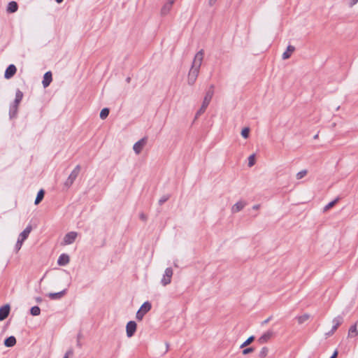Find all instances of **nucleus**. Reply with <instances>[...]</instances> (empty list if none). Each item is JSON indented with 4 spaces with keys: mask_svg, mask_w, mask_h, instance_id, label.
Here are the masks:
<instances>
[{
    "mask_svg": "<svg viewBox=\"0 0 358 358\" xmlns=\"http://www.w3.org/2000/svg\"><path fill=\"white\" fill-rule=\"evenodd\" d=\"M213 94H214V85H211L210 86L209 90L206 93V95L204 96V99H203V101L201 108L199 109V110L196 113L195 118H197L199 115H201L206 111L208 106L209 105V103L213 98Z\"/></svg>",
    "mask_w": 358,
    "mask_h": 358,
    "instance_id": "1",
    "label": "nucleus"
},
{
    "mask_svg": "<svg viewBox=\"0 0 358 358\" xmlns=\"http://www.w3.org/2000/svg\"><path fill=\"white\" fill-rule=\"evenodd\" d=\"M151 303L149 301H145L141 306L140 309L137 311L136 317L138 321L143 320L144 315L150 310Z\"/></svg>",
    "mask_w": 358,
    "mask_h": 358,
    "instance_id": "2",
    "label": "nucleus"
},
{
    "mask_svg": "<svg viewBox=\"0 0 358 358\" xmlns=\"http://www.w3.org/2000/svg\"><path fill=\"white\" fill-rule=\"evenodd\" d=\"M203 50H199L194 56L191 69L199 71L203 59Z\"/></svg>",
    "mask_w": 358,
    "mask_h": 358,
    "instance_id": "3",
    "label": "nucleus"
},
{
    "mask_svg": "<svg viewBox=\"0 0 358 358\" xmlns=\"http://www.w3.org/2000/svg\"><path fill=\"white\" fill-rule=\"evenodd\" d=\"M147 141V137H143L134 145L133 150L136 155H139L141 152V151L145 146Z\"/></svg>",
    "mask_w": 358,
    "mask_h": 358,
    "instance_id": "4",
    "label": "nucleus"
},
{
    "mask_svg": "<svg viewBox=\"0 0 358 358\" xmlns=\"http://www.w3.org/2000/svg\"><path fill=\"white\" fill-rule=\"evenodd\" d=\"M78 233L75 231H71L67 233L63 238V245H70L73 243L77 238Z\"/></svg>",
    "mask_w": 358,
    "mask_h": 358,
    "instance_id": "5",
    "label": "nucleus"
},
{
    "mask_svg": "<svg viewBox=\"0 0 358 358\" xmlns=\"http://www.w3.org/2000/svg\"><path fill=\"white\" fill-rule=\"evenodd\" d=\"M137 324L134 321H129L126 326L127 336L131 338L136 331Z\"/></svg>",
    "mask_w": 358,
    "mask_h": 358,
    "instance_id": "6",
    "label": "nucleus"
},
{
    "mask_svg": "<svg viewBox=\"0 0 358 358\" xmlns=\"http://www.w3.org/2000/svg\"><path fill=\"white\" fill-rule=\"evenodd\" d=\"M199 71L193 69H190L189 73H188V77H187V83L189 85H193L195 83L196 78L199 76Z\"/></svg>",
    "mask_w": 358,
    "mask_h": 358,
    "instance_id": "7",
    "label": "nucleus"
},
{
    "mask_svg": "<svg viewBox=\"0 0 358 358\" xmlns=\"http://www.w3.org/2000/svg\"><path fill=\"white\" fill-rule=\"evenodd\" d=\"M342 322H343V317L341 316H338V317L334 318V320L332 321V322L334 324V325L332 327V329L329 332L326 333V336H331L335 332V331L337 329L338 326L342 323Z\"/></svg>",
    "mask_w": 358,
    "mask_h": 358,
    "instance_id": "8",
    "label": "nucleus"
},
{
    "mask_svg": "<svg viewBox=\"0 0 358 358\" xmlns=\"http://www.w3.org/2000/svg\"><path fill=\"white\" fill-rule=\"evenodd\" d=\"M16 71H17V69L14 64L9 65L8 66V68L6 69L5 73H4L5 78H6V79L11 78L15 74Z\"/></svg>",
    "mask_w": 358,
    "mask_h": 358,
    "instance_id": "9",
    "label": "nucleus"
},
{
    "mask_svg": "<svg viewBox=\"0 0 358 358\" xmlns=\"http://www.w3.org/2000/svg\"><path fill=\"white\" fill-rule=\"evenodd\" d=\"M22 96H23L22 92L20 90H17L15 94V101H14V105L13 106V115L16 113L18 104L21 101Z\"/></svg>",
    "mask_w": 358,
    "mask_h": 358,
    "instance_id": "10",
    "label": "nucleus"
},
{
    "mask_svg": "<svg viewBox=\"0 0 358 358\" xmlns=\"http://www.w3.org/2000/svg\"><path fill=\"white\" fill-rule=\"evenodd\" d=\"M10 312V306L6 304L0 308V321L5 320Z\"/></svg>",
    "mask_w": 358,
    "mask_h": 358,
    "instance_id": "11",
    "label": "nucleus"
},
{
    "mask_svg": "<svg viewBox=\"0 0 358 358\" xmlns=\"http://www.w3.org/2000/svg\"><path fill=\"white\" fill-rule=\"evenodd\" d=\"M173 4L171 3L170 2L167 1L166 2L163 6L161 8L160 14L162 16H166L167 15L170 11L172 9V6Z\"/></svg>",
    "mask_w": 358,
    "mask_h": 358,
    "instance_id": "12",
    "label": "nucleus"
},
{
    "mask_svg": "<svg viewBox=\"0 0 358 358\" xmlns=\"http://www.w3.org/2000/svg\"><path fill=\"white\" fill-rule=\"evenodd\" d=\"M246 203L244 201H239L237 203H236L232 207H231V213H236L241 210L243 209V208L245 206Z\"/></svg>",
    "mask_w": 358,
    "mask_h": 358,
    "instance_id": "13",
    "label": "nucleus"
},
{
    "mask_svg": "<svg viewBox=\"0 0 358 358\" xmlns=\"http://www.w3.org/2000/svg\"><path fill=\"white\" fill-rule=\"evenodd\" d=\"M31 230H32L31 226V225H28L24 229V230L22 233H20V234L19 235L18 239L20 240L21 241L24 242L27 238V237L29 236V235L31 233Z\"/></svg>",
    "mask_w": 358,
    "mask_h": 358,
    "instance_id": "14",
    "label": "nucleus"
},
{
    "mask_svg": "<svg viewBox=\"0 0 358 358\" xmlns=\"http://www.w3.org/2000/svg\"><path fill=\"white\" fill-rule=\"evenodd\" d=\"M358 336V329H357V324L355 323L352 325L348 331V338H355Z\"/></svg>",
    "mask_w": 358,
    "mask_h": 358,
    "instance_id": "15",
    "label": "nucleus"
},
{
    "mask_svg": "<svg viewBox=\"0 0 358 358\" xmlns=\"http://www.w3.org/2000/svg\"><path fill=\"white\" fill-rule=\"evenodd\" d=\"M273 336V332L272 331H267L263 335H262V336L258 339V341L260 343H266Z\"/></svg>",
    "mask_w": 358,
    "mask_h": 358,
    "instance_id": "16",
    "label": "nucleus"
},
{
    "mask_svg": "<svg viewBox=\"0 0 358 358\" xmlns=\"http://www.w3.org/2000/svg\"><path fill=\"white\" fill-rule=\"evenodd\" d=\"M70 258L68 255L62 254L59 257L57 264L59 266H65L69 263Z\"/></svg>",
    "mask_w": 358,
    "mask_h": 358,
    "instance_id": "17",
    "label": "nucleus"
},
{
    "mask_svg": "<svg viewBox=\"0 0 358 358\" xmlns=\"http://www.w3.org/2000/svg\"><path fill=\"white\" fill-rule=\"evenodd\" d=\"M66 289H64L63 291L59 292L49 293L48 294V296L52 300L59 299L64 296V294H66Z\"/></svg>",
    "mask_w": 358,
    "mask_h": 358,
    "instance_id": "18",
    "label": "nucleus"
},
{
    "mask_svg": "<svg viewBox=\"0 0 358 358\" xmlns=\"http://www.w3.org/2000/svg\"><path fill=\"white\" fill-rule=\"evenodd\" d=\"M295 50V48L292 45H288L287 48V50L285 52H283L282 54V59H289L292 54L294 52Z\"/></svg>",
    "mask_w": 358,
    "mask_h": 358,
    "instance_id": "19",
    "label": "nucleus"
},
{
    "mask_svg": "<svg viewBox=\"0 0 358 358\" xmlns=\"http://www.w3.org/2000/svg\"><path fill=\"white\" fill-rule=\"evenodd\" d=\"M51 81H52L51 72H50V71L46 72L43 76V87H47L50 84Z\"/></svg>",
    "mask_w": 358,
    "mask_h": 358,
    "instance_id": "20",
    "label": "nucleus"
},
{
    "mask_svg": "<svg viewBox=\"0 0 358 358\" xmlns=\"http://www.w3.org/2000/svg\"><path fill=\"white\" fill-rule=\"evenodd\" d=\"M80 171V166L77 165L75 167V169L72 171V172L71 173V174L69 175V176L68 178H70L71 180H72L73 181H75V180L78 177Z\"/></svg>",
    "mask_w": 358,
    "mask_h": 358,
    "instance_id": "21",
    "label": "nucleus"
},
{
    "mask_svg": "<svg viewBox=\"0 0 358 358\" xmlns=\"http://www.w3.org/2000/svg\"><path fill=\"white\" fill-rule=\"evenodd\" d=\"M17 3L15 1H10L8 5L7 12L10 13H15L17 10Z\"/></svg>",
    "mask_w": 358,
    "mask_h": 358,
    "instance_id": "22",
    "label": "nucleus"
},
{
    "mask_svg": "<svg viewBox=\"0 0 358 358\" xmlns=\"http://www.w3.org/2000/svg\"><path fill=\"white\" fill-rule=\"evenodd\" d=\"M15 343H16V338L13 336H9L4 341V345L6 347H9V348L13 347L15 345Z\"/></svg>",
    "mask_w": 358,
    "mask_h": 358,
    "instance_id": "23",
    "label": "nucleus"
},
{
    "mask_svg": "<svg viewBox=\"0 0 358 358\" xmlns=\"http://www.w3.org/2000/svg\"><path fill=\"white\" fill-rule=\"evenodd\" d=\"M45 194V192L43 189H41L38 191L36 198L35 199L34 203L36 205H38L43 199Z\"/></svg>",
    "mask_w": 358,
    "mask_h": 358,
    "instance_id": "24",
    "label": "nucleus"
},
{
    "mask_svg": "<svg viewBox=\"0 0 358 358\" xmlns=\"http://www.w3.org/2000/svg\"><path fill=\"white\" fill-rule=\"evenodd\" d=\"M310 318V315L307 313L301 315L297 317V321L299 324H303L306 321H307Z\"/></svg>",
    "mask_w": 358,
    "mask_h": 358,
    "instance_id": "25",
    "label": "nucleus"
},
{
    "mask_svg": "<svg viewBox=\"0 0 358 358\" xmlns=\"http://www.w3.org/2000/svg\"><path fill=\"white\" fill-rule=\"evenodd\" d=\"M268 348L266 347H263L260 351H259V357L260 358H265L267 355H268Z\"/></svg>",
    "mask_w": 358,
    "mask_h": 358,
    "instance_id": "26",
    "label": "nucleus"
},
{
    "mask_svg": "<svg viewBox=\"0 0 358 358\" xmlns=\"http://www.w3.org/2000/svg\"><path fill=\"white\" fill-rule=\"evenodd\" d=\"M109 114V109L107 108H103L100 112V118L102 120L106 119Z\"/></svg>",
    "mask_w": 358,
    "mask_h": 358,
    "instance_id": "27",
    "label": "nucleus"
},
{
    "mask_svg": "<svg viewBox=\"0 0 358 358\" xmlns=\"http://www.w3.org/2000/svg\"><path fill=\"white\" fill-rule=\"evenodd\" d=\"M307 173L308 171L306 169L302 170L296 174V178L297 180H301L303 178H304L307 175Z\"/></svg>",
    "mask_w": 358,
    "mask_h": 358,
    "instance_id": "28",
    "label": "nucleus"
},
{
    "mask_svg": "<svg viewBox=\"0 0 358 358\" xmlns=\"http://www.w3.org/2000/svg\"><path fill=\"white\" fill-rule=\"evenodd\" d=\"M31 314L34 316L39 315L41 313V309L38 306H34L31 308Z\"/></svg>",
    "mask_w": 358,
    "mask_h": 358,
    "instance_id": "29",
    "label": "nucleus"
},
{
    "mask_svg": "<svg viewBox=\"0 0 358 358\" xmlns=\"http://www.w3.org/2000/svg\"><path fill=\"white\" fill-rule=\"evenodd\" d=\"M254 339H255V337L253 336H250L244 343H243L241 345L240 348H243L248 346L254 341Z\"/></svg>",
    "mask_w": 358,
    "mask_h": 358,
    "instance_id": "30",
    "label": "nucleus"
},
{
    "mask_svg": "<svg viewBox=\"0 0 358 358\" xmlns=\"http://www.w3.org/2000/svg\"><path fill=\"white\" fill-rule=\"evenodd\" d=\"M171 282V279L169 277H166V275L164 274L161 283L163 286H166L167 285L170 284Z\"/></svg>",
    "mask_w": 358,
    "mask_h": 358,
    "instance_id": "31",
    "label": "nucleus"
},
{
    "mask_svg": "<svg viewBox=\"0 0 358 358\" xmlns=\"http://www.w3.org/2000/svg\"><path fill=\"white\" fill-rule=\"evenodd\" d=\"M338 201V199H336L335 200L331 201L329 203L327 206L324 208V212H327L328 210H329L331 208H332Z\"/></svg>",
    "mask_w": 358,
    "mask_h": 358,
    "instance_id": "32",
    "label": "nucleus"
},
{
    "mask_svg": "<svg viewBox=\"0 0 358 358\" xmlns=\"http://www.w3.org/2000/svg\"><path fill=\"white\" fill-rule=\"evenodd\" d=\"M255 164V155L252 154L248 157V166L252 167Z\"/></svg>",
    "mask_w": 358,
    "mask_h": 358,
    "instance_id": "33",
    "label": "nucleus"
},
{
    "mask_svg": "<svg viewBox=\"0 0 358 358\" xmlns=\"http://www.w3.org/2000/svg\"><path fill=\"white\" fill-rule=\"evenodd\" d=\"M250 134V128L249 127H245L241 131V136L244 138H248L249 137Z\"/></svg>",
    "mask_w": 358,
    "mask_h": 358,
    "instance_id": "34",
    "label": "nucleus"
},
{
    "mask_svg": "<svg viewBox=\"0 0 358 358\" xmlns=\"http://www.w3.org/2000/svg\"><path fill=\"white\" fill-rule=\"evenodd\" d=\"M173 269L171 267L166 268L165 272H164V275H166V277H169L171 279V278L173 276Z\"/></svg>",
    "mask_w": 358,
    "mask_h": 358,
    "instance_id": "35",
    "label": "nucleus"
},
{
    "mask_svg": "<svg viewBox=\"0 0 358 358\" xmlns=\"http://www.w3.org/2000/svg\"><path fill=\"white\" fill-rule=\"evenodd\" d=\"M169 196L168 195H164L162 196L159 200V204L162 205L164 202H166L169 199Z\"/></svg>",
    "mask_w": 358,
    "mask_h": 358,
    "instance_id": "36",
    "label": "nucleus"
},
{
    "mask_svg": "<svg viewBox=\"0 0 358 358\" xmlns=\"http://www.w3.org/2000/svg\"><path fill=\"white\" fill-rule=\"evenodd\" d=\"M74 182V181H73L72 180H71L70 178H67L66 182H64V186L66 187V188H69L72 185L73 183Z\"/></svg>",
    "mask_w": 358,
    "mask_h": 358,
    "instance_id": "37",
    "label": "nucleus"
},
{
    "mask_svg": "<svg viewBox=\"0 0 358 358\" xmlns=\"http://www.w3.org/2000/svg\"><path fill=\"white\" fill-rule=\"evenodd\" d=\"M23 242L20 240L17 239V243L15 244V249L17 251H19L22 245Z\"/></svg>",
    "mask_w": 358,
    "mask_h": 358,
    "instance_id": "38",
    "label": "nucleus"
},
{
    "mask_svg": "<svg viewBox=\"0 0 358 358\" xmlns=\"http://www.w3.org/2000/svg\"><path fill=\"white\" fill-rule=\"evenodd\" d=\"M254 351V348H245L243 350V355H248L249 353H251Z\"/></svg>",
    "mask_w": 358,
    "mask_h": 358,
    "instance_id": "39",
    "label": "nucleus"
},
{
    "mask_svg": "<svg viewBox=\"0 0 358 358\" xmlns=\"http://www.w3.org/2000/svg\"><path fill=\"white\" fill-rule=\"evenodd\" d=\"M358 3V0H348V6L352 8Z\"/></svg>",
    "mask_w": 358,
    "mask_h": 358,
    "instance_id": "40",
    "label": "nucleus"
},
{
    "mask_svg": "<svg viewBox=\"0 0 358 358\" xmlns=\"http://www.w3.org/2000/svg\"><path fill=\"white\" fill-rule=\"evenodd\" d=\"M73 355V350H68L66 354H65V356L64 357H66V358H69V357L70 355Z\"/></svg>",
    "mask_w": 358,
    "mask_h": 358,
    "instance_id": "41",
    "label": "nucleus"
},
{
    "mask_svg": "<svg viewBox=\"0 0 358 358\" xmlns=\"http://www.w3.org/2000/svg\"><path fill=\"white\" fill-rule=\"evenodd\" d=\"M217 0H208V4L212 6H213Z\"/></svg>",
    "mask_w": 358,
    "mask_h": 358,
    "instance_id": "42",
    "label": "nucleus"
},
{
    "mask_svg": "<svg viewBox=\"0 0 358 358\" xmlns=\"http://www.w3.org/2000/svg\"><path fill=\"white\" fill-rule=\"evenodd\" d=\"M337 355H338V352H337V350H336L330 358H336Z\"/></svg>",
    "mask_w": 358,
    "mask_h": 358,
    "instance_id": "43",
    "label": "nucleus"
},
{
    "mask_svg": "<svg viewBox=\"0 0 358 358\" xmlns=\"http://www.w3.org/2000/svg\"><path fill=\"white\" fill-rule=\"evenodd\" d=\"M176 0H168L167 1L170 2L171 3L173 4Z\"/></svg>",
    "mask_w": 358,
    "mask_h": 358,
    "instance_id": "44",
    "label": "nucleus"
},
{
    "mask_svg": "<svg viewBox=\"0 0 358 358\" xmlns=\"http://www.w3.org/2000/svg\"><path fill=\"white\" fill-rule=\"evenodd\" d=\"M64 0H56V1L58 3H60L63 1Z\"/></svg>",
    "mask_w": 358,
    "mask_h": 358,
    "instance_id": "45",
    "label": "nucleus"
},
{
    "mask_svg": "<svg viewBox=\"0 0 358 358\" xmlns=\"http://www.w3.org/2000/svg\"><path fill=\"white\" fill-rule=\"evenodd\" d=\"M253 208H254V209H258V208H259V206H257H257H253Z\"/></svg>",
    "mask_w": 358,
    "mask_h": 358,
    "instance_id": "46",
    "label": "nucleus"
},
{
    "mask_svg": "<svg viewBox=\"0 0 358 358\" xmlns=\"http://www.w3.org/2000/svg\"><path fill=\"white\" fill-rule=\"evenodd\" d=\"M269 320H270V319H269V318H268L267 320H266L264 322V323H267V322L269 321Z\"/></svg>",
    "mask_w": 358,
    "mask_h": 358,
    "instance_id": "47",
    "label": "nucleus"
},
{
    "mask_svg": "<svg viewBox=\"0 0 358 358\" xmlns=\"http://www.w3.org/2000/svg\"><path fill=\"white\" fill-rule=\"evenodd\" d=\"M318 137V134H316L315 136H314V138H317Z\"/></svg>",
    "mask_w": 358,
    "mask_h": 358,
    "instance_id": "48",
    "label": "nucleus"
},
{
    "mask_svg": "<svg viewBox=\"0 0 358 358\" xmlns=\"http://www.w3.org/2000/svg\"><path fill=\"white\" fill-rule=\"evenodd\" d=\"M141 218H142V219H145V217H144V215H141Z\"/></svg>",
    "mask_w": 358,
    "mask_h": 358,
    "instance_id": "49",
    "label": "nucleus"
},
{
    "mask_svg": "<svg viewBox=\"0 0 358 358\" xmlns=\"http://www.w3.org/2000/svg\"><path fill=\"white\" fill-rule=\"evenodd\" d=\"M10 117H12V116H13V115H12V112H11V111L10 112Z\"/></svg>",
    "mask_w": 358,
    "mask_h": 358,
    "instance_id": "50",
    "label": "nucleus"
},
{
    "mask_svg": "<svg viewBox=\"0 0 358 358\" xmlns=\"http://www.w3.org/2000/svg\"><path fill=\"white\" fill-rule=\"evenodd\" d=\"M64 358H66V357H64Z\"/></svg>",
    "mask_w": 358,
    "mask_h": 358,
    "instance_id": "51",
    "label": "nucleus"
}]
</instances>
